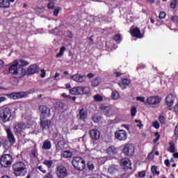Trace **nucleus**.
<instances>
[{"label": "nucleus", "instance_id": "31", "mask_svg": "<svg viewBox=\"0 0 178 178\" xmlns=\"http://www.w3.org/2000/svg\"><path fill=\"white\" fill-rule=\"evenodd\" d=\"M10 6L9 0H0V8H8Z\"/></svg>", "mask_w": 178, "mask_h": 178}, {"label": "nucleus", "instance_id": "44", "mask_svg": "<svg viewBox=\"0 0 178 178\" xmlns=\"http://www.w3.org/2000/svg\"><path fill=\"white\" fill-rule=\"evenodd\" d=\"M137 114V108L136 106H133L131 108V116L134 118Z\"/></svg>", "mask_w": 178, "mask_h": 178}, {"label": "nucleus", "instance_id": "52", "mask_svg": "<svg viewBox=\"0 0 178 178\" xmlns=\"http://www.w3.org/2000/svg\"><path fill=\"white\" fill-rule=\"evenodd\" d=\"M92 120L95 122V123H98V122H99V118H98V116L97 115H93L92 117Z\"/></svg>", "mask_w": 178, "mask_h": 178}, {"label": "nucleus", "instance_id": "60", "mask_svg": "<svg viewBox=\"0 0 178 178\" xmlns=\"http://www.w3.org/2000/svg\"><path fill=\"white\" fill-rule=\"evenodd\" d=\"M139 177H145V171H142L138 173Z\"/></svg>", "mask_w": 178, "mask_h": 178}, {"label": "nucleus", "instance_id": "64", "mask_svg": "<svg viewBox=\"0 0 178 178\" xmlns=\"http://www.w3.org/2000/svg\"><path fill=\"white\" fill-rule=\"evenodd\" d=\"M5 101H6V97H0V104H2V102H5Z\"/></svg>", "mask_w": 178, "mask_h": 178}, {"label": "nucleus", "instance_id": "54", "mask_svg": "<svg viewBox=\"0 0 178 178\" xmlns=\"http://www.w3.org/2000/svg\"><path fill=\"white\" fill-rule=\"evenodd\" d=\"M171 21L172 23H178V17L177 16L171 17Z\"/></svg>", "mask_w": 178, "mask_h": 178}, {"label": "nucleus", "instance_id": "43", "mask_svg": "<svg viewBox=\"0 0 178 178\" xmlns=\"http://www.w3.org/2000/svg\"><path fill=\"white\" fill-rule=\"evenodd\" d=\"M70 94L72 95H77V87H74L70 89Z\"/></svg>", "mask_w": 178, "mask_h": 178}, {"label": "nucleus", "instance_id": "51", "mask_svg": "<svg viewBox=\"0 0 178 178\" xmlns=\"http://www.w3.org/2000/svg\"><path fill=\"white\" fill-rule=\"evenodd\" d=\"M136 101H139L140 102H145V97H136Z\"/></svg>", "mask_w": 178, "mask_h": 178}, {"label": "nucleus", "instance_id": "62", "mask_svg": "<svg viewBox=\"0 0 178 178\" xmlns=\"http://www.w3.org/2000/svg\"><path fill=\"white\" fill-rule=\"evenodd\" d=\"M114 74H115L116 77H120V76H123V73L119 72H115Z\"/></svg>", "mask_w": 178, "mask_h": 178}, {"label": "nucleus", "instance_id": "19", "mask_svg": "<svg viewBox=\"0 0 178 178\" xmlns=\"http://www.w3.org/2000/svg\"><path fill=\"white\" fill-rule=\"evenodd\" d=\"M26 127H27V126L24 122H18L15 127V133L17 134H22V131H23Z\"/></svg>", "mask_w": 178, "mask_h": 178}, {"label": "nucleus", "instance_id": "14", "mask_svg": "<svg viewBox=\"0 0 178 178\" xmlns=\"http://www.w3.org/2000/svg\"><path fill=\"white\" fill-rule=\"evenodd\" d=\"M40 72V66L37 64L31 65L26 70V74L33 75Z\"/></svg>", "mask_w": 178, "mask_h": 178}, {"label": "nucleus", "instance_id": "22", "mask_svg": "<svg viewBox=\"0 0 178 178\" xmlns=\"http://www.w3.org/2000/svg\"><path fill=\"white\" fill-rule=\"evenodd\" d=\"M99 109L106 115V116H108L109 113H111V111H112V108L110 106H106L105 104H102L99 106Z\"/></svg>", "mask_w": 178, "mask_h": 178}, {"label": "nucleus", "instance_id": "35", "mask_svg": "<svg viewBox=\"0 0 178 178\" xmlns=\"http://www.w3.org/2000/svg\"><path fill=\"white\" fill-rule=\"evenodd\" d=\"M169 145H170V147H169L168 151L169 152H171V154L175 153V152L176 151V147H175V143L173 142H170Z\"/></svg>", "mask_w": 178, "mask_h": 178}, {"label": "nucleus", "instance_id": "58", "mask_svg": "<svg viewBox=\"0 0 178 178\" xmlns=\"http://www.w3.org/2000/svg\"><path fill=\"white\" fill-rule=\"evenodd\" d=\"M155 150V148L153 149V150L148 154L147 158L148 159H151V158H154V151Z\"/></svg>", "mask_w": 178, "mask_h": 178}, {"label": "nucleus", "instance_id": "46", "mask_svg": "<svg viewBox=\"0 0 178 178\" xmlns=\"http://www.w3.org/2000/svg\"><path fill=\"white\" fill-rule=\"evenodd\" d=\"M47 8L50 10L55 9V3L52 1H49V3L47 4Z\"/></svg>", "mask_w": 178, "mask_h": 178}, {"label": "nucleus", "instance_id": "61", "mask_svg": "<svg viewBox=\"0 0 178 178\" xmlns=\"http://www.w3.org/2000/svg\"><path fill=\"white\" fill-rule=\"evenodd\" d=\"M40 77L42 79H44V77H45V70H41Z\"/></svg>", "mask_w": 178, "mask_h": 178}, {"label": "nucleus", "instance_id": "15", "mask_svg": "<svg viewBox=\"0 0 178 178\" xmlns=\"http://www.w3.org/2000/svg\"><path fill=\"white\" fill-rule=\"evenodd\" d=\"M90 137L93 141H97L101 137V132L97 129H91L90 131Z\"/></svg>", "mask_w": 178, "mask_h": 178}, {"label": "nucleus", "instance_id": "37", "mask_svg": "<svg viewBox=\"0 0 178 178\" xmlns=\"http://www.w3.org/2000/svg\"><path fill=\"white\" fill-rule=\"evenodd\" d=\"M158 167H156V165H152L151 167V172L153 174L154 176H155V175H156L157 176L159 175V171L157 170Z\"/></svg>", "mask_w": 178, "mask_h": 178}, {"label": "nucleus", "instance_id": "11", "mask_svg": "<svg viewBox=\"0 0 178 178\" xmlns=\"http://www.w3.org/2000/svg\"><path fill=\"white\" fill-rule=\"evenodd\" d=\"M70 79H72V80L76 83H86V81L87 80V76H86V74L82 75L81 74L76 73L74 75H72Z\"/></svg>", "mask_w": 178, "mask_h": 178}, {"label": "nucleus", "instance_id": "6", "mask_svg": "<svg viewBox=\"0 0 178 178\" xmlns=\"http://www.w3.org/2000/svg\"><path fill=\"white\" fill-rule=\"evenodd\" d=\"M13 162V159L10 154H6L1 156L0 159V165L2 168H9Z\"/></svg>", "mask_w": 178, "mask_h": 178}, {"label": "nucleus", "instance_id": "34", "mask_svg": "<svg viewBox=\"0 0 178 178\" xmlns=\"http://www.w3.org/2000/svg\"><path fill=\"white\" fill-rule=\"evenodd\" d=\"M72 155H73V153L69 150L64 151L62 153L63 158H71Z\"/></svg>", "mask_w": 178, "mask_h": 178}, {"label": "nucleus", "instance_id": "50", "mask_svg": "<svg viewBox=\"0 0 178 178\" xmlns=\"http://www.w3.org/2000/svg\"><path fill=\"white\" fill-rule=\"evenodd\" d=\"M159 17V19H165V17H166V13L161 11Z\"/></svg>", "mask_w": 178, "mask_h": 178}, {"label": "nucleus", "instance_id": "2", "mask_svg": "<svg viewBox=\"0 0 178 178\" xmlns=\"http://www.w3.org/2000/svg\"><path fill=\"white\" fill-rule=\"evenodd\" d=\"M13 170L15 176L23 177L27 173V167L24 161H17L13 165Z\"/></svg>", "mask_w": 178, "mask_h": 178}, {"label": "nucleus", "instance_id": "9", "mask_svg": "<svg viewBox=\"0 0 178 178\" xmlns=\"http://www.w3.org/2000/svg\"><path fill=\"white\" fill-rule=\"evenodd\" d=\"M8 98L10 99H20L22 98H26L27 97V94L24 92H11L6 95Z\"/></svg>", "mask_w": 178, "mask_h": 178}, {"label": "nucleus", "instance_id": "63", "mask_svg": "<svg viewBox=\"0 0 178 178\" xmlns=\"http://www.w3.org/2000/svg\"><path fill=\"white\" fill-rule=\"evenodd\" d=\"M95 76V74H92V73H88L87 75V77H88V79H92V77H94Z\"/></svg>", "mask_w": 178, "mask_h": 178}, {"label": "nucleus", "instance_id": "41", "mask_svg": "<svg viewBox=\"0 0 178 178\" xmlns=\"http://www.w3.org/2000/svg\"><path fill=\"white\" fill-rule=\"evenodd\" d=\"M154 136L156 137L155 139H154L153 143L154 144H156L158 141H159V138H161V134H159V132H155Z\"/></svg>", "mask_w": 178, "mask_h": 178}, {"label": "nucleus", "instance_id": "53", "mask_svg": "<svg viewBox=\"0 0 178 178\" xmlns=\"http://www.w3.org/2000/svg\"><path fill=\"white\" fill-rule=\"evenodd\" d=\"M135 123H137L136 126L141 129L143 127V124H141V121L140 120H135Z\"/></svg>", "mask_w": 178, "mask_h": 178}, {"label": "nucleus", "instance_id": "7", "mask_svg": "<svg viewBox=\"0 0 178 178\" xmlns=\"http://www.w3.org/2000/svg\"><path fill=\"white\" fill-rule=\"evenodd\" d=\"M56 175L58 178L67 177V169L63 165H57Z\"/></svg>", "mask_w": 178, "mask_h": 178}, {"label": "nucleus", "instance_id": "47", "mask_svg": "<svg viewBox=\"0 0 178 178\" xmlns=\"http://www.w3.org/2000/svg\"><path fill=\"white\" fill-rule=\"evenodd\" d=\"M77 95H83V86L76 87Z\"/></svg>", "mask_w": 178, "mask_h": 178}, {"label": "nucleus", "instance_id": "40", "mask_svg": "<svg viewBox=\"0 0 178 178\" xmlns=\"http://www.w3.org/2000/svg\"><path fill=\"white\" fill-rule=\"evenodd\" d=\"M87 166L89 170H92L93 169H95V165H94V163L92 161H88L87 163Z\"/></svg>", "mask_w": 178, "mask_h": 178}, {"label": "nucleus", "instance_id": "30", "mask_svg": "<svg viewBox=\"0 0 178 178\" xmlns=\"http://www.w3.org/2000/svg\"><path fill=\"white\" fill-rule=\"evenodd\" d=\"M120 165L121 166H126V168H129V166L131 165V162H130V160L128 158H125L121 159Z\"/></svg>", "mask_w": 178, "mask_h": 178}, {"label": "nucleus", "instance_id": "59", "mask_svg": "<svg viewBox=\"0 0 178 178\" xmlns=\"http://www.w3.org/2000/svg\"><path fill=\"white\" fill-rule=\"evenodd\" d=\"M164 163L165 165V166H167V168H170V161H169V159H165L164 161Z\"/></svg>", "mask_w": 178, "mask_h": 178}, {"label": "nucleus", "instance_id": "39", "mask_svg": "<svg viewBox=\"0 0 178 178\" xmlns=\"http://www.w3.org/2000/svg\"><path fill=\"white\" fill-rule=\"evenodd\" d=\"M111 97L113 99H118L119 97H120V95L118 90H114L112 92Z\"/></svg>", "mask_w": 178, "mask_h": 178}, {"label": "nucleus", "instance_id": "42", "mask_svg": "<svg viewBox=\"0 0 178 178\" xmlns=\"http://www.w3.org/2000/svg\"><path fill=\"white\" fill-rule=\"evenodd\" d=\"M170 8L171 9H176L177 8V0H173L170 4Z\"/></svg>", "mask_w": 178, "mask_h": 178}, {"label": "nucleus", "instance_id": "26", "mask_svg": "<svg viewBox=\"0 0 178 178\" xmlns=\"http://www.w3.org/2000/svg\"><path fill=\"white\" fill-rule=\"evenodd\" d=\"M165 102L168 106H173L175 103V95L170 94L165 97Z\"/></svg>", "mask_w": 178, "mask_h": 178}, {"label": "nucleus", "instance_id": "1", "mask_svg": "<svg viewBox=\"0 0 178 178\" xmlns=\"http://www.w3.org/2000/svg\"><path fill=\"white\" fill-rule=\"evenodd\" d=\"M29 65L30 63L23 58L15 60L8 68V73L15 79H23L27 74V70L24 67Z\"/></svg>", "mask_w": 178, "mask_h": 178}, {"label": "nucleus", "instance_id": "17", "mask_svg": "<svg viewBox=\"0 0 178 178\" xmlns=\"http://www.w3.org/2000/svg\"><path fill=\"white\" fill-rule=\"evenodd\" d=\"M119 165L111 164L108 168V172L109 173V175H116V173L119 172Z\"/></svg>", "mask_w": 178, "mask_h": 178}, {"label": "nucleus", "instance_id": "36", "mask_svg": "<svg viewBox=\"0 0 178 178\" xmlns=\"http://www.w3.org/2000/svg\"><path fill=\"white\" fill-rule=\"evenodd\" d=\"M65 51H66V47H65V46L61 47L60 51L56 54V58H60V56H63Z\"/></svg>", "mask_w": 178, "mask_h": 178}, {"label": "nucleus", "instance_id": "25", "mask_svg": "<svg viewBox=\"0 0 178 178\" xmlns=\"http://www.w3.org/2000/svg\"><path fill=\"white\" fill-rule=\"evenodd\" d=\"M52 138H53L54 143H56L58 141H62L65 140L63 135L62 134H59L58 132H54L52 134Z\"/></svg>", "mask_w": 178, "mask_h": 178}, {"label": "nucleus", "instance_id": "10", "mask_svg": "<svg viewBox=\"0 0 178 178\" xmlns=\"http://www.w3.org/2000/svg\"><path fill=\"white\" fill-rule=\"evenodd\" d=\"M39 111L41 112L40 118H42V119H47V118H49L51 116V109H49L47 106H40Z\"/></svg>", "mask_w": 178, "mask_h": 178}, {"label": "nucleus", "instance_id": "13", "mask_svg": "<svg viewBox=\"0 0 178 178\" xmlns=\"http://www.w3.org/2000/svg\"><path fill=\"white\" fill-rule=\"evenodd\" d=\"M115 137L120 141H124L127 139V132L124 129L116 131L115 133Z\"/></svg>", "mask_w": 178, "mask_h": 178}, {"label": "nucleus", "instance_id": "57", "mask_svg": "<svg viewBox=\"0 0 178 178\" xmlns=\"http://www.w3.org/2000/svg\"><path fill=\"white\" fill-rule=\"evenodd\" d=\"M159 123L158 121H155L154 123H153V127H154V129H159Z\"/></svg>", "mask_w": 178, "mask_h": 178}, {"label": "nucleus", "instance_id": "12", "mask_svg": "<svg viewBox=\"0 0 178 178\" xmlns=\"http://www.w3.org/2000/svg\"><path fill=\"white\" fill-rule=\"evenodd\" d=\"M3 126L7 134V137L8 138L9 143H10L12 145L15 144L16 143V138H15V135H13V132H12L10 127H8L6 125Z\"/></svg>", "mask_w": 178, "mask_h": 178}, {"label": "nucleus", "instance_id": "3", "mask_svg": "<svg viewBox=\"0 0 178 178\" xmlns=\"http://www.w3.org/2000/svg\"><path fill=\"white\" fill-rule=\"evenodd\" d=\"M72 165L75 170H84L86 169V161L80 156H76L72 159Z\"/></svg>", "mask_w": 178, "mask_h": 178}, {"label": "nucleus", "instance_id": "49", "mask_svg": "<svg viewBox=\"0 0 178 178\" xmlns=\"http://www.w3.org/2000/svg\"><path fill=\"white\" fill-rule=\"evenodd\" d=\"M159 120L160 123H161V124H165V118L163 115H160L159 117Z\"/></svg>", "mask_w": 178, "mask_h": 178}, {"label": "nucleus", "instance_id": "33", "mask_svg": "<svg viewBox=\"0 0 178 178\" xmlns=\"http://www.w3.org/2000/svg\"><path fill=\"white\" fill-rule=\"evenodd\" d=\"M93 99L95 102H102L104 101V97L99 94L95 95Z\"/></svg>", "mask_w": 178, "mask_h": 178}, {"label": "nucleus", "instance_id": "16", "mask_svg": "<svg viewBox=\"0 0 178 178\" xmlns=\"http://www.w3.org/2000/svg\"><path fill=\"white\" fill-rule=\"evenodd\" d=\"M3 146L4 148V152H6L9 149V141L6 139L5 136H0V148Z\"/></svg>", "mask_w": 178, "mask_h": 178}, {"label": "nucleus", "instance_id": "56", "mask_svg": "<svg viewBox=\"0 0 178 178\" xmlns=\"http://www.w3.org/2000/svg\"><path fill=\"white\" fill-rule=\"evenodd\" d=\"M89 91H90V89L88 88V87L87 86L83 87V94H88Z\"/></svg>", "mask_w": 178, "mask_h": 178}, {"label": "nucleus", "instance_id": "4", "mask_svg": "<svg viewBox=\"0 0 178 178\" xmlns=\"http://www.w3.org/2000/svg\"><path fill=\"white\" fill-rule=\"evenodd\" d=\"M12 118V110L9 107H4L0 110V119L3 123L9 122Z\"/></svg>", "mask_w": 178, "mask_h": 178}, {"label": "nucleus", "instance_id": "18", "mask_svg": "<svg viewBox=\"0 0 178 178\" xmlns=\"http://www.w3.org/2000/svg\"><path fill=\"white\" fill-rule=\"evenodd\" d=\"M130 33L133 37L136 38H143L144 35L141 34V31L138 29V27L134 28L130 31Z\"/></svg>", "mask_w": 178, "mask_h": 178}, {"label": "nucleus", "instance_id": "24", "mask_svg": "<svg viewBox=\"0 0 178 178\" xmlns=\"http://www.w3.org/2000/svg\"><path fill=\"white\" fill-rule=\"evenodd\" d=\"M88 116V114L87 113V111L84 108H81L79 110L78 118L80 119V120H83V122H86V119H87Z\"/></svg>", "mask_w": 178, "mask_h": 178}, {"label": "nucleus", "instance_id": "48", "mask_svg": "<svg viewBox=\"0 0 178 178\" xmlns=\"http://www.w3.org/2000/svg\"><path fill=\"white\" fill-rule=\"evenodd\" d=\"M36 169H38V170H40V172H41L44 175H45V173H47V170L44 169V167L42 165L38 166L36 168Z\"/></svg>", "mask_w": 178, "mask_h": 178}, {"label": "nucleus", "instance_id": "32", "mask_svg": "<svg viewBox=\"0 0 178 178\" xmlns=\"http://www.w3.org/2000/svg\"><path fill=\"white\" fill-rule=\"evenodd\" d=\"M43 165H45L48 169H51L52 168V165H54V161L52 160H44L43 161Z\"/></svg>", "mask_w": 178, "mask_h": 178}, {"label": "nucleus", "instance_id": "55", "mask_svg": "<svg viewBox=\"0 0 178 178\" xmlns=\"http://www.w3.org/2000/svg\"><path fill=\"white\" fill-rule=\"evenodd\" d=\"M43 178H54V175H52L51 172H49L46 175H44Z\"/></svg>", "mask_w": 178, "mask_h": 178}, {"label": "nucleus", "instance_id": "28", "mask_svg": "<svg viewBox=\"0 0 178 178\" xmlns=\"http://www.w3.org/2000/svg\"><path fill=\"white\" fill-rule=\"evenodd\" d=\"M52 148V143L49 140H44L42 146V149H51Z\"/></svg>", "mask_w": 178, "mask_h": 178}, {"label": "nucleus", "instance_id": "23", "mask_svg": "<svg viewBox=\"0 0 178 178\" xmlns=\"http://www.w3.org/2000/svg\"><path fill=\"white\" fill-rule=\"evenodd\" d=\"M40 126L42 129V130H45L47 127H49L51 126V121L43 119L42 117H40Z\"/></svg>", "mask_w": 178, "mask_h": 178}, {"label": "nucleus", "instance_id": "5", "mask_svg": "<svg viewBox=\"0 0 178 178\" xmlns=\"http://www.w3.org/2000/svg\"><path fill=\"white\" fill-rule=\"evenodd\" d=\"M161 101H162V98L159 95L150 96L147 98L146 104L153 106V108H158L159 104H161Z\"/></svg>", "mask_w": 178, "mask_h": 178}, {"label": "nucleus", "instance_id": "29", "mask_svg": "<svg viewBox=\"0 0 178 178\" xmlns=\"http://www.w3.org/2000/svg\"><path fill=\"white\" fill-rule=\"evenodd\" d=\"M101 84V77H96L91 81L92 87H98Z\"/></svg>", "mask_w": 178, "mask_h": 178}, {"label": "nucleus", "instance_id": "8", "mask_svg": "<svg viewBox=\"0 0 178 178\" xmlns=\"http://www.w3.org/2000/svg\"><path fill=\"white\" fill-rule=\"evenodd\" d=\"M134 145L133 144H126L122 149L123 154L126 155V156H133L134 155Z\"/></svg>", "mask_w": 178, "mask_h": 178}, {"label": "nucleus", "instance_id": "38", "mask_svg": "<svg viewBox=\"0 0 178 178\" xmlns=\"http://www.w3.org/2000/svg\"><path fill=\"white\" fill-rule=\"evenodd\" d=\"M114 41H116V42L120 43L122 42V35L120 33L115 34L113 36Z\"/></svg>", "mask_w": 178, "mask_h": 178}, {"label": "nucleus", "instance_id": "27", "mask_svg": "<svg viewBox=\"0 0 178 178\" xmlns=\"http://www.w3.org/2000/svg\"><path fill=\"white\" fill-rule=\"evenodd\" d=\"M56 145V149L59 152L63 149V147H65V139L63 140H58L57 142H54Z\"/></svg>", "mask_w": 178, "mask_h": 178}, {"label": "nucleus", "instance_id": "21", "mask_svg": "<svg viewBox=\"0 0 178 178\" xmlns=\"http://www.w3.org/2000/svg\"><path fill=\"white\" fill-rule=\"evenodd\" d=\"M106 152L108 155V156H115V155L118 154V148L115 147V146H109L106 149Z\"/></svg>", "mask_w": 178, "mask_h": 178}, {"label": "nucleus", "instance_id": "45", "mask_svg": "<svg viewBox=\"0 0 178 178\" xmlns=\"http://www.w3.org/2000/svg\"><path fill=\"white\" fill-rule=\"evenodd\" d=\"M59 12H60V7H56L54 8V10L53 11V15L54 16H55L56 17V16H58V15H59Z\"/></svg>", "mask_w": 178, "mask_h": 178}, {"label": "nucleus", "instance_id": "20", "mask_svg": "<svg viewBox=\"0 0 178 178\" xmlns=\"http://www.w3.org/2000/svg\"><path fill=\"white\" fill-rule=\"evenodd\" d=\"M131 83V81L129 79H123L122 82H120L118 83V86L120 87L122 90H126L127 88V86H130Z\"/></svg>", "mask_w": 178, "mask_h": 178}]
</instances>
